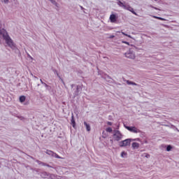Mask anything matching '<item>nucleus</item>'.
I'll use <instances>...</instances> for the list:
<instances>
[{
    "instance_id": "1",
    "label": "nucleus",
    "mask_w": 179,
    "mask_h": 179,
    "mask_svg": "<svg viewBox=\"0 0 179 179\" xmlns=\"http://www.w3.org/2000/svg\"><path fill=\"white\" fill-rule=\"evenodd\" d=\"M1 34L2 35L3 40H5L6 43L8 45V47H10V48H12L13 50L16 48V45H15L13 40L10 38V36H9V34H8V32L5 29H3L1 31Z\"/></svg>"
},
{
    "instance_id": "2",
    "label": "nucleus",
    "mask_w": 179,
    "mask_h": 179,
    "mask_svg": "<svg viewBox=\"0 0 179 179\" xmlns=\"http://www.w3.org/2000/svg\"><path fill=\"white\" fill-rule=\"evenodd\" d=\"M45 153H46V155H49V156H52V157H55L56 159H64L63 157L58 155V154H57L50 150H47Z\"/></svg>"
},
{
    "instance_id": "3",
    "label": "nucleus",
    "mask_w": 179,
    "mask_h": 179,
    "mask_svg": "<svg viewBox=\"0 0 179 179\" xmlns=\"http://www.w3.org/2000/svg\"><path fill=\"white\" fill-rule=\"evenodd\" d=\"M126 129L129 131L130 132H133V134H139L141 132V130L135 127H126Z\"/></svg>"
},
{
    "instance_id": "4",
    "label": "nucleus",
    "mask_w": 179,
    "mask_h": 179,
    "mask_svg": "<svg viewBox=\"0 0 179 179\" xmlns=\"http://www.w3.org/2000/svg\"><path fill=\"white\" fill-rule=\"evenodd\" d=\"M131 145V139H126L120 143V148H124V146H129Z\"/></svg>"
},
{
    "instance_id": "5",
    "label": "nucleus",
    "mask_w": 179,
    "mask_h": 179,
    "mask_svg": "<svg viewBox=\"0 0 179 179\" xmlns=\"http://www.w3.org/2000/svg\"><path fill=\"white\" fill-rule=\"evenodd\" d=\"M125 57L127 58H129L130 59H135V53L134 52L129 50L128 52L125 54Z\"/></svg>"
},
{
    "instance_id": "6",
    "label": "nucleus",
    "mask_w": 179,
    "mask_h": 179,
    "mask_svg": "<svg viewBox=\"0 0 179 179\" xmlns=\"http://www.w3.org/2000/svg\"><path fill=\"white\" fill-rule=\"evenodd\" d=\"M113 136L115 141H121V139H122V134H121L120 131H117L115 134H114Z\"/></svg>"
},
{
    "instance_id": "7",
    "label": "nucleus",
    "mask_w": 179,
    "mask_h": 179,
    "mask_svg": "<svg viewBox=\"0 0 179 179\" xmlns=\"http://www.w3.org/2000/svg\"><path fill=\"white\" fill-rule=\"evenodd\" d=\"M110 20L111 23H115L117 22V16L115 14H112L110 15Z\"/></svg>"
},
{
    "instance_id": "8",
    "label": "nucleus",
    "mask_w": 179,
    "mask_h": 179,
    "mask_svg": "<svg viewBox=\"0 0 179 179\" xmlns=\"http://www.w3.org/2000/svg\"><path fill=\"white\" fill-rule=\"evenodd\" d=\"M125 9H127V10H129V12H131V13L136 15V13L135 12V10H134V8L132 7L131 6L126 7Z\"/></svg>"
},
{
    "instance_id": "9",
    "label": "nucleus",
    "mask_w": 179,
    "mask_h": 179,
    "mask_svg": "<svg viewBox=\"0 0 179 179\" xmlns=\"http://www.w3.org/2000/svg\"><path fill=\"white\" fill-rule=\"evenodd\" d=\"M84 125L85 126V128L88 132H90V124H87V122H84Z\"/></svg>"
},
{
    "instance_id": "10",
    "label": "nucleus",
    "mask_w": 179,
    "mask_h": 179,
    "mask_svg": "<svg viewBox=\"0 0 179 179\" xmlns=\"http://www.w3.org/2000/svg\"><path fill=\"white\" fill-rule=\"evenodd\" d=\"M132 148H133V149H138L139 148V143H133Z\"/></svg>"
},
{
    "instance_id": "11",
    "label": "nucleus",
    "mask_w": 179,
    "mask_h": 179,
    "mask_svg": "<svg viewBox=\"0 0 179 179\" xmlns=\"http://www.w3.org/2000/svg\"><path fill=\"white\" fill-rule=\"evenodd\" d=\"M117 3L119 6L124 8V9L127 8V6H125V4H124V3H122L121 1H119Z\"/></svg>"
},
{
    "instance_id": "12",
    "label": "nucleus",
    "mask_w": 179,
    "mask_h": 179,
    "mask_svg": "<svg viewBox=\"0 0 179 179\" xmlns=\"http://www.w3.org/2000/svg\"><path fill=\"white\" fill-rule=\"evenodd\" d=\"M20 103H24V101H26V96H20Z\"/></svg>"
},
{
    "instance_id": "13",
    "label": "nucleus",
    "mask_w": 179,
    "mask_h": 179,
    "mask_svg": "<svg viewBox=\"0 0 179 179\" xmlns=\"http://www.w3.org/2000/svg\"><path fill=\"white\" fill-rule=\"evenodd\" d=\"M127 85H133L134 86H138V84H136V83L129 81V80H127Z\"/></svg>"
},
{
    "instance_id": "14",
    "label": "nucleus",
    "mask_w": 179,
    "mask_h": 179,
    "mask_svg": "<svg viewBox=\"0 0 179 179\" xmlns=\"http://www.w3.org/2000/svg\"><path fill=\"white\" fill-rule=\"evenodd\" d=\"M71 124H72V126L73 127V128H75V119H73V115L72 116V118H71Z\"/></svg>"
},
{
    "instance_id": "15",
    "label": "nucleus",
    "mask_w": 179,
    "mask_h": 179,
    "mask_svg": "<svg viewBox=\"0 0 179 179\" xmlns=\"http://www.w3.org/2000/svg\"><path fill=\"white\" fill-rule=\"evenodd\" d=\"M155 19H158V20H165L164 18L161 17H157V16H153Z\"/></svg>"
},
{
    "instance_id": "16",
    "label": "nucleus",
    "mask_w": 179,
    "mask_h": 179,
    "mask_svg": "<svg viewBox=\"0 0 179 179\" xmlns=\"http://www.w3.org/2000/svg\"><path fill=\"white\" fill-rule=\"evenodd\" d=\"M106 131V132H113V129L111 127H108Z\"/></svg>"
},
{
    "instance_id": "17",
    "label": "nucleus",
    "mask_w": 179,
    "mask_h": 179,
    "mask_svg": "<svg viewBox=\"0 0 179 179\" xmlns=\"http://www.w3.org/2000/svg\"><path fill=\"white\" fill-rule=\"evenodd\" d=\"M171 149H173V148L171 147V145H168L166 147V150L167 152H170V150H171Z\"/></svg>"
},
{
    "instance_id": "18",
    "label": "nucleus",
    "mask_w": 179,
    "mask_h": 179,
    "mask_svg": "<svg viewBox=\"0 0 179 179\" xmlns=\"http://www.w3.org/2000/svg\"><path fill=\"white\" fill-rule=\"evenodd\" d=\"M122 34H123V36H126L127 37H129V38H131V36L125 34L124 32H122Z\"/></svg>"
},
{
    "instance_id": "19",
    "label": "nucleus",
    "mask_w": 179,
    "mask_h": 179,
    "mask_svg": "<svg viewBox=\"0 0 179 179\" xmlns=\"http://www.w3.org/2000/svg\"><path fill=\"white\" fill-rule=\"evenodd\" d=\"M126 155H127V153H125V152H122V153H121L122 157H124V156H125Z\"/></svg>"
},
{
    "instance_id": "20",
    "label": "nucleus",
    "mask_w": 179,
    "mask_h": 179,
    "mask_svg": "<svg viewBox=\"0 0 179 179\" xmlns=\"http://www.w3.org/2000/svg\"><path fill=\"white\" fill-rule=\"evenodd\" d=\"M145 157H147V159H149V157H150V155L149 154H145Z\"/></svg>"
},
{
    "instance_id": "21",
    "label": "nucleus",
    "mask_w": 179,
    "mask_h": 179,
    "mask_svg": "<svg viewBox=\"0 0 179 179\" xmlns=\"http://www.w3.org/2000/svg\"><path fill=\"white\" fill-rule=\"evenodd\" d=\"M123 44H127V45H129V42L127 41H122Z\"/></svg>"
},
{
    "instance_id": "22",
    "label": "nucleus",
    "mask_w": 179,
    "mask_h": 179,
    "mask_svg": "<svg viewBox=\"0 0 179 179\" xmlns=\"http://www.w3.org/2000/svg\"><path fill=\"white\" fill-rule=\"evenodd\" d=\"M107 124H108V125H110V126L113 125V123L111 122H108Z\"/></svg>"
},
{
    "instance_id": "23",
    "label": "nucleus",
    "mask_w": 179,
    "mask_h": 179,
    "mask_svg": "<svg viewBox=\"0 0 179 179\" xmlns=\"http://www.w3.org/2000/svg\"><path fill=\"white\" fill-rule=\"evenodd\" d=\"M4 3H8V2H9V0H3Z\"/></svg>"
},
{
    "instance_id": "24",
    "label": "nucleus",
    "mask_w": 179,
    "mask_h": 179,
    "mask_svg": "<svg viewBox=\"0 0 179 179\" xmlns=\"http://www.w3.org/2000/svg\"><path fill=\"white\" fill-rule=\"evenodd\" d=\"M40 80H41V83H42V85L44 84V82H43V80L41 79Z\"/></svg>"
},
{
    "instance_id": "25",
    "label": "nucleus",
    "mask_w": 179,
    "mask_h": 179,
    "mask_svg": "<svg viewBox=\"0 0 179 179\" xmlns=\"http://www.w3.org/2000/svg\"><path fill=\"white\" fill-rule=\"evenodd\" d=\"M110 142L113 143V140H110Z\"/></svg>"
},
{
    "instance_id": "26",
    "label": "nucleus",
    "mask_w": 179,
    "mask_h": 179,
    "mask_svg": "<svg viewBox=\"0 0 179 179\" xmlns=\"http://www.w3.org/2000/svg\"><path fill=\"white\" fill-rule=\"evenodd\" d=\"M50 1H51V2H54V1H52V0H50Z\"/></svg>"
},
{
    "instance_id": "27",
    "label": "nucleus",
    "mask_w": 179,
    "mask_h": 179,
    "mask_svg": "<svg viewBox=\"0 0 179 179\" xmlns=\"http://www.w3.org/2000/svg\"><path fill=\"white\" fill-rule=\"evenodd\" d=\"M155 1H157V0H155Z\"/></svg>"
}]
</instances>
